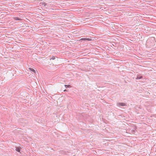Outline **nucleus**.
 <instances>
[{
    "label": "nucleus",
    "instance_id": "f257e3e1",
    "mask_svg": "<svg viewBox=\"0 0 156 156\" xmlns=\"http://www.w3.org/2000/svg\"><path fill=\"white\" fill-rule=\"evenodd\" d=\"M126 105L125 103H117V106L118 107H120V106H124Z\"/></svg>",
    "mask_w": 156,
    "mask_h": 156
},
{
    "label": "nucleus",
    "instance_id": "f03ea898",
    "mask_svg": "<svg viewBox=\"0 0 156 156\" xmlns=\"http://www.w3.org/2000/svg\"><path fill=\"white\" fill-rule=\"evenodd\" d=\"M16 150L18 152H20L21 149V147H16Z\"/></svg>",
    "mask_w": 156,
    "mask_h": 156
},
{
    "label": "nucleus",
    "instance_id": "7ed1b4c3",
    "mask_svg": "<svg viewBox=\"0 0 156 156\" xmlns=\"http://www.w3.org/2000/svg\"><path fill=\"white\" fill-rule=\"evenodd\" d=\"M80 40L83 41L87 40L88 41H90L91 40V39L90 38H82L81 39H80Z\"/></svg>",
    "mask_w": 156,
    "mask_h": 156
},
{
    "label": "nucleus",
    "instance_id": "20e7f679",
    "mask_svg": "<svg viewBox=\"0 0 156 156\" xmlns=\"http://www.w3.org/2000/svg\"><path fill=\"white\" fill-rule=\"evenodd\" d=\"M142 78H143L142 76H137L136 77V80H138V79H141Z\"/></svg>",
    "mask_w": 156,
    "mask_h": 156
},
{
    "label": "nucleus",
    "instance_id": "39448f33",
    "mask_svg": "<svg viewBox=\"0 0 156 156\" xmlns=\"http://www.w3.org/2000/svg\"><path fill=\"white\" fill-rule=\"evenodd\" d=\"M14 19L16 20H22L21 18L16 17H14Z\"/></svg>",
    "mask_w": 156,
    "mask_h": 156
},
{
    "label": "nucleus",
    "instance_id": "423d86ee",
    "mask_svg": "<svg viewBox=\"0 0 156 156\" xmlns=\"http://www.w3.org/2000/svg\"><path fill=\"white\" fill-rule=\"evenodd\" d=\"M29 69L30 71L33 72L34 73H35V71L34 69H33L32 68H29Z\"/></svg>",
    "mask_w": 156,
    "mask_h": 156
},
{
    "label": "nucleus",
    "instance_id": "0eeeda50",
    "mask_svg": "<svg viewBox=\"0 0 156 156\" xmlns=\"http://www.w3.org/2000/svg\"><path fill=\"white\" fill-rule=\"evenodd\" d=\"M65 86L66 88L70 87L71 86L70 85H65Z\"/></svg>",
    "mask_w": 156,
    "mask_h": 156
},
{
    "label": "nucleus",
    "instance_id": "6e6552de",
    "mask_svg": "<svg viewBox=\"0 0 156 156\" xmlns=\"http://www.w3.org/2000/svg\"><path fill=\"white\" fill-rule=\"evenodd\" d=\"M55 56H52V57L50 58V60H51V59H52V60H54L55 59Z\"/></svg>",
    "mask_w": 156,
    "mask_h": 156
},
{
    "label": "nucleus",
    "instance_id": "1a4fd4ad",
    "mask_svg": "<svg viewBox=\"0 0 156 156\" xmlns=\"http://www.w3.org/2000/svg\"><path fill=\"white\" fill-rule=\"evenodd\" d=\"M64 91H66V90H64Z\"/></svg>",
    "mask_w": 156,
    "mask_h": 156
}]
</instances>
